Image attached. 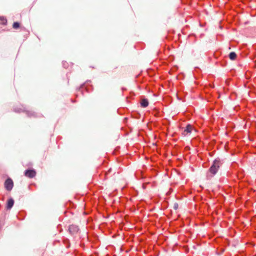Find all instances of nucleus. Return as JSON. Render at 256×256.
Listing matches in <instances>:
<instances>
[{
	"label": "nucleus",
	"mask_w": 256,
	"mask_h": 256,
	"mask_svg": "<svg viewBox=\"0 0 256 256\" xmlns=\"http://www.w3.org/2000/svg\"><path fill=\"white\" fill-rule=\"evenodd\" d=\"M20 24L18 22H14L12 24V28L14 29H18L20 28Z\"/></svg>",
	"instance_id": "nucleus-10"
},
{
	"label": "nucleus",
	"mask_w": 256,
	"mask_h": 256,
	"mask_svg": "<svg viewBox=\"0 0 256 256\" xmlns=\"http://www.w3.org/2000/svg\"><path fill=\"white\" fill-rule=\"evenodd\" d=\"M14 204V200L12 198H10L8 200L6 204V208L7 209H10Z\"/></svg>",
	"instance_id": "nucleus-6"
},
{
	"label": "nucleus",
	"mask_w": 256,
	"mask_h": 256,
	"mask_svg": "<svg viewBox=\"0 0 256 256\" xmlns=\"http://www.w3.org/2000/svg\"><path fill=\"white\" fill-rule=\"evenodd\" d=\"M174 208L175 210H176L178 208V203H174Z\"/></svg>",
	"instance_id": "nucleus-11"
},
{
	"label": "nucleus",
	"mask_w": 256,
	"mask_h": 256,
	"mask_svg": "<svg viewBox=\"0 0 256 256\" xmlns=\"http://www.w3.org/2000/svg\"><path fill=\"white\" fill-rule=\"evenodd\" d=\"M220 165L221 162L219 158L215 160L213 162V164L209 169L210 172L212 175L216 174Z\"/></svg>",
	"instance_id": "nucleus-1"
},
{
	"label": "nucleus",
	"mask_w": 256,
	"mask_h": 256,
	"mask_svg": "<svg viewBox=\"0 0 256 256\" xmlns=\"http://www.w3.org/2000/svg\"><path fill=\"white\" fill-rule=\"evenodd\" d=\"M79 230L78 226L74 224H72L69 227V230L72 234L77 232Z\"/></svg>",
	"instance_id": "nucleus-5"
},
{
	"label": "nucleus",
	"mask_w": 256,
	"mask_h": 256,
	"mask_svg": "<svg viewBox=\"0 0 256 256\" xmlns=\"http://www.w3.org/2000/svg\"><path fill=\"white\" fill-rule=\"evenodd\" d=\"M193 130V128L192 125L188 124L186 128L184 130V132H182V134L184 136H186L188 133H191L192 132V130Z\"/></svg>",
	"instance_id": "nucleus-4"
},
{
	"label": "nucleus",
	"mask_w": 256,
	"mask_h": 256,
	"mask_svg": "<svg viewBox=\"0 0 256 256\" xmlns=\"http://www.w3.org/2000/svg\"><path fill=\"white\" fill-rule=\"evenodd\" d=\"M0 22L2 24H6L7 22V20L4 17H0Z\"/></svg>",
	"instance_id": "nucleus-9"
},
{
	"label": "nucleus",
	"mask_w": 256,
	"mask_h": 256,
	"mask_svg": "<svg viewBox=\"0 0 256 256\" xmlns=\"http://www.w3.org/2000/svg\"><path fill=\"white\" fill-rule=\"evenodd\" d=\"M13 186L14 183L12 180L10 178L6 179L4 182V187L6 190L10 191L12 188Z\"/></svg>",
	"instance_id": "nucleus-2"
},
{
	"label": "nucleus",
	"mask_w": 256,
	"mask_h": 256,
	"mask_svg": "<svg viewBox=\"0 0 256 256\" xmlns=\"http://www.w3.org/2000/svg\"><path fill=\"white\" fill-rule=\"evenodd\" d=\"M112 168H110L108 172H106V174H108L111 172H112Z\"/></svg>",
	"instance_id": "nucleus-12"
},
{
	"label": "nucleus",
	"mask_w": 256,
	"mask_h": 256,
	"mask_svg": "<svg viewBox=\"0 0 256 256\" xmlns=\"http://www.w3.org/2000/svg\"><path fill=\"white\" fill-rule=\"evenodd\" d=\"M24 175L28 178H33L36 175V172L34 170H26L24 172Z\"/></svg>",
	"instance_id": "nucleus-3"
},
{
	"label": "nucleus",
	"mask_w": 256,
	"mask_h": 256,
	"mask_svg": "<svg viewBox=\"0 0 256 256\" xmlns=\"http://www.w3.org/2000/svg\"><path fill=\"white\" fill-rule=\"evenodd\" d=\"M229 58L231 60H234L236 58V54L234 52H231L229 54Z\"/></svg>",
	"instance_id": "nucleus-8"
},
{
	"label": "nucleus",
	"mask_w": 256,
	"mask_h": 256,
	"mask_svg": "<svg viewBox=\"0 0 256 256\" xmlns=\"http://www.w3.org/2000/svg\"><path fill=\"white\" fill-rule=\"evenodd\" d=\"M140 105L142 107L146 108L148 105V101L147 99L144 98L140 102Z\"/></svg>",
	"instance_id": "nucleus-7"
}]
</instances>
